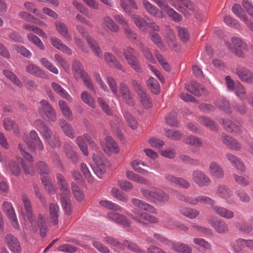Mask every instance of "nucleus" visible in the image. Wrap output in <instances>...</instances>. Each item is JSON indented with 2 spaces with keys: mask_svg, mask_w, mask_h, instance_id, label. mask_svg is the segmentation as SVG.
<instances>
[{
  "mask_svg": "<svg viewBox=\"0 0 253 253\" xmlns=\"http://www.w3.org/2000/svg\"><path fill=\"white\" fill-rule=\"evenodd\" d=\"M38 224L40 229L41 236H45L46 233V225L45 222V219L41 214H38Z\"/></svg>",
  "mask_w": 253,
  "mask_h": 253,
  "instance_id": "57",
  "label": "nucleus"
},
{
  "mask_svg": "<svg viewBox=\"0 0 253 253\" xmlns=\"http://www.w3.org/2000/svg\"><path fill=\"white\" fill-rule=\"evenodd\" d=\"M51 87L54 91L62 97L70 102L72 101L71 96L60 84L53 82L51 83Z\"/></svg>",
  "mask_w": 253,
  "mask_h": 253,
  "instance_id": "34",
  "label": "nucleus"
},
{
  "mask_svg": "<svg viewBox=\"0 0 253 253\" xmlns=\"http://www.w3.org/2000/svg\"><path fill=\"white\" fill-rule=\"evenodd\" d=\"M164 11L167 13L168 15L175 22H179L182 20V16L175 11L173 8L169 5L166 7Z\"/></svg>",
  "mask_w": 253,
  "mask_h": 253,
  "instance_id": "49",
  "label": "nucleus"
},
{
  "mask_svg": "<svg viewBox=\"0 0 253 253\" xmlns=\"http://www.w3.org/2000/svg\"><path fill=\"white\" fill-rule=\"evenodd\" d=\"M5 242L9 248L15 253H20L21 251L20 244L17 238L12 234H8L5 238Z\"/></svg>",
  "mask_w": 253,
  "mask_h": 253,
  "instance_id": "16",
  "label": "nucleus"
},
{
  "mask_svg": "<svg viewBox=\"0 0 253 253\" xmlns=\"http://www.w3.org/2000/svg\"><path fill=\"white\" fill-rule=\"evenodd\" d=\"M50 42L54 47L61 51L69 55L72 54V52L71 49L66 45L63 44L60 39L54 37H52L50 38Z\"/></svg>",
  "mask_w": 253,
  "mask_h": 253,
  "instance_id": "26",
  "label": "nucleus"
},
{
  "mask_svg": "<svg viewBox=\"0 0 253 253\" xmlns=\"http://www.w3.org/2000/svg\"><path fill=\"white\" fill-rule=\"evenodd\" d=\"M87 42L95 55L100 58H102L103 53L98 42L93 38H88Z\"/></svg>",
  "mask_w": 253,
  "mask_h": 253,
  "instance_id": "39",
  "label": "nucleus"
},
{
  "mask_svg": "<svg viewBox=\"0 0 253 253\" xmlns=\"http://www.w3.org/2000/svg\"><path fill=\"white\" fill-rule=\"evenodd\" d=\"M143 196L146 199L152 202H164L168 201V195L158 189H147L142 188L140 190Z\"/></svg>",
  "mask_w": 253,
  "mask_h": 253,
  "instance_id": "2",
  "label": "nucleus"
},
{
  "mask_svg": "<svg viewBox=\"0 0 253 253\" xmlns=\"http://www.w3.org/2000/svg\"><path fill=\"white\" fill-rule=\"evenodd\" d=\"M41 180L45 189L50 193H53L55 192V188L54 186L51 183L49 176L42 177Z\"/></svg>",
  "mask_w": 253,
  "mask_h": 253,
  "instance_id": "61",
  "label": "nucleus"
},
{
  "mask_svg": "<svg viewBox=\"0 0 253 253\" xmlns=\"http://www.w3.org/2000/svg\"><path fill=\"white\" fill-rule=\"evenodd\" d=\"M165 179L167 182L175 185H178L184 188L189 187V182L181 177H177L171 174H166Z\"/></svg>",
  "mask_w": 253,
  "mask_h": 253,
  "instance_id": "27",
  "label": "nucleus"
},
{
  "mask_svg": "<svg viewBox=\"0 0 253 253\" xmlns=\"http://www.w3.org/2000/svg\"><path fill=\"white\" fill-rule=\"evenodd\" d=\"M138 95L139 97V99L141 104L145 108L149 109L152 106L150 98L145 91L138 94Z\"/></svg>",
  "mask_w": 253,
  "mask_h": 253,
  "instance_id": "52",
  "label": "nucleus"
},
{
  "mask_svg": "<svg viewBox=\"0 0 253 253\" xmlns=\"http://www.w3.org/2000/svg\"><path fill=\"white\" fill-rule=\"evenodd\" d=\"M103 149L106 153L110 154L111 153H117L119 149L117 143L111 136H108L105 137V146Z\"/></svg>",
  "mask_w": 253,
  "mask_h": 253,
  "instance_id": "21",
  "label": "nucleus"
},
{
  "mask_svg": "<svg viewBox=\"0 0 253 253\" xmlns=\"http://www.w3.org/2000/svg\"><path fill=\"white\" fill-rule=\"evenodd\" d=\"M21 200L23 204V208L21 209L23 218L25 220H29L33 225V211L31 201L25 194H23L21 195Z\"/></svg>",
  "mask_w": 253,
  "mask_h": 253,
  "instance_id": "6",
  "label": "nucleus"
},
{
  "mask_svg": "<svg viewBox=\"0 0 253 253\" xmlns=\"http://www.w3.org/2000/svg\"><path fill=\"white\" fill-rule=\"evenodd\" d=\"M192 179L200 187L208 186L211 183L210 177L200 170H195L193 172Z\"/></svg>",
  "mask_w": 253,
  "mask_h": 253,
  "instance_id": "9",
  "label": "nucleus"
},
{
  "mask_svg": "<svg viewBox=\"0 0 253 253\" xmlns=\"http://www.w3.org/2000/svg\"><path fill=\"white\" fill-rule=\"evenodd\" d=\"M123 247L126 246L127 247V248L131 251L132 252H135L136 253H145V252L144 250H141L138 246L133 243H132L129 241L125 240L124 241L123 244Z\"/></svg>",
  "mask_w": 253,
  "mask_h": 253,
  "instance_id": "64",
  "label": "nucleus"
},
{
  "mask_svg": "<svg viewBox=\"0 0 253 253\" xmlns=\"http://www.w3.org/2000/svg\"><path fill=\"white\" fill-rule=\"evenodd\" d=\"M132 211L134 214V216L130 215L129 216L141 224L144 225L145 224L144 221H148L151 223H158L159 222V220L157 217L146 212L140 211L137 209L133 210Z\"/></svg>",
  "mask_w": 253,
  "mask_h": 253,
  "instance_id": "5",
  "label": "nucleus"
},
{
  "mask_svg": "<svg viewBox=\"0 0 253 253\" xmlns=\"http://www.w3.org/2000/svg\"><path fill=\"white\" fill-rule=\"evenodd\" d=\"M216 193L219 197L225 200L230 198L233 194L232 190L225 185H218Z\"/></svg>",
  "mask_w": 253,
  "mask_h": 253,
  "instance_id": "32",
  "label": "nucleus"
},
{
  "mask_svg": "<svg viewBox=\"0 0 253 253\" xmlns=\"http://www.w3.org/2000/svg\"><path fill=\"white\" fill-rule=\"evenodd\" d=\"M120 89L126 103L130 106L134 105V101L133 99V95L130 92L128 86L125 84L121 83L120 85Z\"/></svg>",
  "mask_w": 253,
  "mask_h": 253,
  "instance_id": "20",
  "label": "nucleus"
},
{
  "mask_svg": "<svg viewBox=\"0 0 253 253\" xmlns=\"http://www.w3.org/2000/svg\"><path fill=\"white\" fill-rule=\"evenodd\" d=\"M40 104L38 111L40 116L44 120L47 119L52 122H55L57 120L56 113L51 104L44 99L41 100Z\"/></svg>",
  "mask_w": 253,
  "mask_h": 253,
  "instance_id": "3",
  "label": "nucleus"
},
{
  "mask_svg": "<svg viewBox=\"0 0 253 253\" xmlns=\"http://www.w3.org/2000/svg\"><path fill=\"white\" fill-rule=\"evenodd\" d=\"M3 125L6 130H13L15 134L19 133V130L14 121L9 118H5L3 121Z\"/></svg>",
  "mask_w": 253,
  "mask_h": 253,
  "instance_id": "42",
  "label": "nucleus"
},
{
  "mask_svg": "<svg viewBox=\"0 0 253 253\" xmlns=\"http://www.w3.org/2000/svg\"><path fill=\"white\" fill-rule=\"evenodd\" d=\"M36 168L37 172L42 177L48 176L50 173V169L48 165L43 161H39L36 163Z\"/></svg>",
  "mask_w": 253,
  "mask_h": 253,
  "instance_id": "37",
  "label": "nucleus"
},
{
  "mask_svg": "<svg viewBox=\"0 0 253 253\" xmlns=\"http://www.w3.org/2000/svg\"><path fill=\"white\" fill-rule=\"evenodd\" d=\"M27 145L31 148H36L40 151L44 149V146L39 137L37 132L34 130H31L29 133V137L25 139Z\"/></svg>",
  "mask_w": 253,
  "mask_h": 253,
  "instance_id": "8",
  "label": "nucleus"
},
{
  "mask_svg": "<svg viewBox=\"0 0 253 253\" xmlns=\"http://www.w3.org/2000/svg\"><path fill=\"white\" fill-rule=\"evenodd\" d=\"M3 74L15 85L19 87L22 86V84L21 81L17 78L16 75L11 71L9 70H4L3 71Z\"/></svg>",
  "mask_w": 253,
  "mask_h": 253,
  "instance_id": "47",
  "label": "nucleus"
},
{
  "mask_svg": "<svg viewBox=\"0 0 253 253\" xmlns=\"http://www.w3.org/2000/svg\"><path fill=\"white\" fill-rule=\"evenodd\" d=\"M209 223L214 228L215 231L219 234L226 233L228 231L227 224L223 221L217 220L214 221L209 220Z\"/></svg>",
  "mask_w": 253,
  "mask_h": 253,
  "instance_id": "31",
  "label": "nucleus"
},
{
  "mask_svg": "<svg viewBox=\"0 0 253 253\" xmlns=\"http://www.w3.org/2000/svg\"><path fill=\"white\" fill-rule=\"evenodd\" d=\"M40 61L42 65L50 72L55 74H58L57 68L46 58H42L41 59Z\"/></svg>",
  "mask_w": 253,
  "mask_h": 253,
  "instance_id": "55",
  "label": "nucleus"
},
{
  "mask_svg": "<svg viewBox=\"0 0 253 253\" xmlns=\"http://www.w3.org/2000/svg\"><path fill=\"white\" fill-rule=\"evenodd\" d=\"M85 135H88L87 133L84 134L83 136H78L76 138V142L77 145H78L80 149L83 153V154L87 156L88 154L87 146L86 144V137L85 136Z\"/></svg>",
  "mask_w": 253,
  "mask_h": 253,
  "instance_id": "38",
  "label": "nucleus"
},
{
  "mask_svg": "<svg viewBox=\"0 0 253 253\" xmlns=\"http://www.w3.org/2000/svg\"><path fill=\"white\" fill-rule=\"evenodd\" d=\"M222 142L229 148L234 150H239L241 148V145L238 142L230 136L225 133L221 134Z\"/></svg>",
  "mask_w": 253,
  "mask_h": 253,
  "instance_id": "23",
  "label": "nucleus"
},
{
  "mask_svg": "<svg viewBox=\"0 0 253 253\" xmlns=\"http://www.w3.org/2000/svg\"><path fill=\"white\" fill-rule=\"evenodd\" d=\"M176 30L180 40L184 42H186L189 38L188 30L180 26L176 27Z\"/></svg>",
  "mask_w": 253,
  "mask_h": 253,
  "instance_id": "54",
  "label": "nucleus"
},
{
  "mask_svg": "<svg viewBox=\"0 0 253 253\" xmlns=\"http://www.w3.org/2000/svg\"><path fill=\"white\" fill-rule=\"evenodd\" d=\"M130 16L140 30L144 32L147 31L148 22L144 19L137 14H131Z\"/></svg>",
  "mask_w": 253,
  "mask_h": 253,
  "instance_id": "30",
  "label": "nucleus"
},
{
  "mask_svg": "<svg viewBox=\"0 0 253 253\" xmlns=\"http://www.w3.org/2000/svg\"><path fill=\"white\" fill-rule=\"evenodd\" d=\"M101 25L104 29L113 33H119L120 31L119 26L109 16L103 18Z\"/></svg>",
  "mask_w": 253,
  "mask_h": 253,
  "instance_id": "13",
  "label": "nucleus"
},
{
  "mask_svg": "<svg viewBox=\"0 0 253 253\" xmlns=\"http://www.w3.org/2000/svg\"><path fill=\"white\" fill-rule=\"evenodd\" d=\"M212 210L215 214L226 219H231L234 216V212L233 211L221 206H212Z\"/></svg>",
  "mask_w": 253,
  "mask_h": 253,
  "instance_id": "25",
  "label": "nucleus"
},
{
  "mask_svg": "<svg viewBox=\"0 0 253 253\" xmlns=\"http://www.w3.org/2000/svg\"><path fill=\"white\" fill-rule=\"evenodd\" d=\"M232 11L243 21H247V16L240 4H235L232 7Z\"/></svg>",
  "mask_w": 253,
  "mask_h": 253,
  "instance_id": "62",
  "label": "nucleus"
},
{
  "mask_svg": "<svg viewBox=\"0 0 253 253\" xmlns=\"http://www.w3.org/2000/svg\"><path fill=\"white\" fill-rule=\"evenodd\" d=\"M82 101L85 104L88 105L92 108H95V101L93 97L87 91H83L81 93Z\"/></svg>",
  "mask_w": 253,
  "mask_h": 253,
  "instance_id": "50",
  "label": "nucleus"
},
{
  "mask_svg": "<svg viewBox=\"0 0 253 253\" xmlns=\"http://www.w3.org/2000/svg\"><path fill=\"white\" fill-rule=\"evenodd\" d=\"M150 36L153 42L157 44L160 49L162 50L166 49V47L158 34L154 32H150Z\"/></svg>",
  "mask_w": 253,
  "mask_h": 253,
  "instance_id": "59",
  "label": "nucleus"
},
{
  "mask_svg": "<svg viewBox=\"0 0 253 253\" xmlns=\"http://www.w3.org/2000/svg\"><path fill=\"white\" fill-rule=\"evenodd\" d=\"M107 218L117 224H121L125 227H129L130 223L126 217L122 214L115 212H109L107 215Z\"/></svg>",
  "mask_w": 253,
  "mask_h": 253,
  "instance_id": "12",
  "label": "nucleus"
},
{
  "mask_svg": "<svg viewBox=\"0 0 253 253\" xmlns=\"http://www.w3.org/2000/svg\"><path fill=\"white\" fill-rule=\"evenodd\" d=\"M147 86L152 93L158 94L160 92V86L158 81L153 77H150L147 81Z\"/></svg>",
  "mask_w": 253,
  "mask_h": 253,
  "instance_id": "43",
  "label": "nucleus"
},
{
  "mask_svg": "<svg viewBox=\"0 0 253 253\" xmlns=\"http://www.w3.org/2000/svg\"><path fill=\"white\" fill-rule=\"evenodd\" d=\"M142 4L145 10L150 14L158 18L163 17V12L157 8L154 5L151 3L148 0H143Z\"/></svg>",
  "mask_w": 253,
  "mask_h": 253,
  "instance_id": "18",
  "label": "nucleus"
},
{
  "mask_svg": "<svg viewBox=\"0 0 253 253\" xmlns=\"http://www.w3.org/2000/svg\"><path fill=\"white\" fill-rule=\"evenodd\" d=\"M103 241L107 244L116 247L119 249L122 250H124L123 244L120 243L115 238L110 236H107L104 238Z\"/></svg>",
  "mask_w": 253,
  "mask_h": 253,
  "instance_id": "56",
  "label": "nucleus"
},
{
  "mask_svg": "<svg viewBox=\"0 0 253 253\" xmlns=\"http://www.w3.org/2000/svg\"><path fill=\"white\" fill-rule=\"evenodd\" d=\"M2 211L10 220L12 226L18 229L19 227L14 209L12 204L8 202H4L1 206Z\"/></svg>",
  "mask_w": 253,
  "mask_h": 253,
  "instance_id": "7",
  "label": "nucleus"
},
{
  "mask_svg": "<svg viewBox=\"0 0 253 253\" xmlns=\"http://www.w3.org/2000/svg\"><path fill=\"white\" fill-rule=\"evenodd\" d=\"M27 37L28 40L34 43L38 48L42 50L44 49L43 42L37 36L32 34H28Z\"/></svg>",
  "mask_w": 253,
  "mask_h": 253,
  "instance_id": "53",
  "label": "nucleus"
},
{
  "mask_svg": "<svg viewBox=\"0 0 253 253\" xmlns=\"http://www.w3.org/2000/svg\"><path fill=\"white\" fill-rule=\"evenodd\" d=\"M123 54L130 67L136 72L141 73L142 67L137 58V52L130 46H128L124 50Z\"/></svg>",
  "mask_w": 253,
  "mask_h": 253,
  "instance_id": "1",
  "label": "nucleus"
},
{
  "mask_svg": "<svg viewBox=\"0 0 253 253\" xmlns=\"http://www.w3.org/2000/svg\"><path fill=\"white\" fill-rule=\"evenodd\" d=\"M24 146V145L22 144L18 145V149L20 151L21 155L27 161V162H25L22 160L21 166L26 175L32 176L35 174V170L33 164L34 160L32 156L25 151Z\"/></svg>",
  "mask_w": 253,
  "mask_h": 253,
  "instance_id": "4",
  "label": "nucleus"
},
{
  "mask_svg": "<svg viewBox=\"0 0 253 253\" xmlns=\"http://www.w3.org/2000/svg\"><path fill=\"white\" fill-rule=\"evenodd\" d=\"M223 125L225 129L229 132L239 134L241 132L240 126L233 123L228 119L223 120Z\"/></svg>",
  "mask_w": 253,
  "mask_h": 253,
  "instance_id": "41",
  "label": "nucleus"
},
{
  "mask_svg": "<svg viewBox=\"0 0 253 253\" xmlns=\"http://www.w3.org/2000/svg\"><path fill=\"white\" fill-rule=\"evenodd\" d=\"M226 159L235 167L238 170L241 171H245L246 167L241 160L235 155L227 153L226 154Z\"/></svg>",
  "mask_w": 253,
  "mask_h": 253,
  "instance_id": "24",
  "label": "nucleus"
},
{
  "mask_svg": "<svg viewBox=\"0 0 253 253\" xmlns=\"http://www.w3.org/2000/svg\"><path fill=\"white\" fill-rule=\"evenodd\" d=\"M231 246L235 253H246L245 251H242L243 248L246 247V240L239 238L231 244Z\"/></svg>",
  "mask_w": 253,
  "mask_h": 253,
  "instance_id": "44",
  "label": "nucleus"
},
{
  "mask_svg": "<svg viewBox=\"0 0 253 253\" xmlns=\"http://www.w3.org/2000/svg\"><path fill=\"white\" fill-rule=\"evenodd\" d=\"M236 74L242 81L248 84L253 83V75L249 69L245 68H237Z\"/></svg>",
  "mask_w": 253,
  "mask_h": 253,
  "instance_id": "19",
  "label": "nucleus"
},
{
  "mask_svg": "<svg viewBox=\"0 0 253 253\" xmlns=\"http://www.w3.org/2000/svg\"><path fill=\"white\" fill-rule=\"evenodd\" d=\"M99 204L102 207L110 210L121 211L123 208L119 205L108 200H101Z\"/></svg>",
  "mask_w": 253,
  "mask_h": 253,
  "instance_id": "46",
  "label": "nucleus"
},
{
  "mask_svg": "<svg viewBox=\"0 0 253 253\" xmlns=\"http://www.w3.org/2000/svg\"><path fill=\"white\" fill-rule=\"evenodd\" d=\"M209 172L211 176L217 178H222L224 176L222 168L215 162H212L210 164Z\"/></svg>",
  "mask_w": 253,
  "mask_h": 253,
  "instance_id": "22",
  "label": "nucleus"
},
{
  "mask_svg": "<svg viewBox=\"0 0 253 253\" xmlns=\"http://www.w3.org/2000/svg\"><path fill=\"white\" fill-rule=\"evenodd\" d=\"M112 196L122 203H127L128 201L127 195L120 191L118 189L113 187L111 190Z\"/></svg>",
  "mask_w": 253,
  "mask_h": 253,
  "instance_id": "45",
  "label": "nucleus"
},
{
  "mask_svg": "<svg viewBox=\"0 0 253 253\" xmlns=\"http://www.w3.org/2000/svg\"><path fill=\"white\" fill-rule=\"evenodd\" d=\"M171 249L175 252L179 253H189L190 248L188 245L179 243L171 242L170 243Z\"/></svg>",
  "mask_w": 253,
  "mask_h": 253,
  "instance_id": "40",
  "label": "nucleus"
},
{
  "mask_svg": "<svg viewBox=\"0 0 253 253\" xmlns=\"http://www.w3.org/2000/svg\"><path fill=\"white\" fill-rule=\"evenodd\" d=\"M59 108L63 116L67 119L71 121L73 120V114L71 109L66 102L63 100L58 102Z\"/></svg>",
  "mask_w": 253,
  "mask_h": 253,
  "instance_id": "36",
  "label": "nucleus"
},
{
  "mask_svg": "<svg viewBox=\"0 0 253 253\" xmlns=\"http://www.w3.org/2000/svg\"><path fill=\"white\" fill-rule=\"evenodd\" d=\"M204 93L203 86L199 84L192 82L191 84V93H193L196 96H201Z\"/></svg>",
  "mask_w": 253,
  "mask_h": 253,
  "instance_id": "60",
  "label": "nucleus"
},
{
  "mask_svg": "<svg viewBox=\"0 0 253 253\" xmlns=\"http://www.w3.org/2000/svg\"><path fill=\"white\" fill-rule=\"evenodd\" d=\"M140 165L143 166H146L143 162L138 160H134L131 163V166L135 171L141 173L143 175H148L149 174V172L147 170L142 169L140 166Z\"/></svg>",
  "mask_w": 253,
  "mask_h": 253,
  "instance_id": "51",
  "label": "nucleus"
},
{
  "mask_svg": "<svg viewBox=\"0 0 253 253\" xmlns=\"http://www.w3.org/2000/svg\"><path fill=\"white\" fill-rule=\"evenodd\" d=\"M34 125L45 141L52 136V132L51 129L43 121L40 119L36 120L34 122Z\"/></svg>",
  "mask_w": 253,
  "mask_h": 253,
  "instance_id": "10",
  "label": "nucleus"
},
{
  "mask_svg": "<svg viewBox=\"0 0 253 253\" xmlns=\"http://www.w3.org/2000/svg\"><path fill=\"white\" fill-rule=\"evenodd\" d=\"M193 242L197 246L204 250H211V246L210 243L202 238H196L193 239Z\"/></svg>",
  "mask_w": 253,
  "mask_h": 253,
  "instance_id": "63",
  "label": "nucleus"
},
{
  "mask_svg": "<svg viewBox=\"0 0 253 253\" xmlns=\"http://www.w3.org/2000/svg\"><path fill=\"white\" fill-rule=\"evenodd\" d=\"M64 149L66 156L74 163L78 162V156L72 148V143L66 142L64 144Z\"/></svg>",
  "mask_w": 253,
  "mask_h": 253,
  "instance_id": "28",
  "label": "nucleus"
},
{
  "mask_svg": "<svg viewBox=\"0 0 253 253\" xmlns=\"http://www.w3.org/2000/svg\"><path fill=\"white\" fill-rule=\"evenodd\" d=\"M25 70L27 73L35 77L42 79L48 78V76L46 73L39 66L33 63L28 64L26 66Z\"/></svg>",
  "mask_w": 253,
  "mask_h": 253,
  "instance_id": "11",
  "label": "nucleus"
},
{
  "mask_svg": "<svg viewBox=\"0 0 253 253\" xmlns=\"http://www.w3.org/2000/svg\"><path fill=\"white\" fill-rule=\"evenodd\" d=\"M131 202L135 207L140 210L153 214L157 213V210L153 206L144 201L136 198H133L131 200Z\"/></svg>",
  "mask_w": 253,
  "mask_h": 253,
  "instance_id": "17",
  "label": "nucleus"
},
{
  "mask_svg": "<svg viewBox=\"0 0 253 253\" xmlns=\"http://www.w3.org/2000/svg\"><path fill=\"white\" fill-rule=\"evenodd\" d=\"M58 187L61 191V198L64 197H70V191L68 183L64 177L60 173L56 175Z\"/></svg>",
  "mask_w": 253,
  "mask_h": 253,
  "instance_id": "15",
  "label": "nucleus"
},
{
  "mask_svg": "<svg viewBox=\"0 0 253 253\" xmlns=\"http://www.w3.org/2000/svg\"><path fill=\"white\" fill-rule=\"evenodd\" d=\"M72 70L74 73V76L79 74L81 77L83 73H86L84 70V68L82 65L81 63L77 60H75L73 62Z\"/></svg>",
  "mask_w": 253,
  "mask_h": 253,
  "instance_id": "58",
  "label": "nucleus"
},
{
  "mask_svg": "<svg viewBox=\"0 0 253 253\" xmlns=\"http://www.w3.org/2000/svg\"><path fill=\"white\" fill-rule=\"evenodd\" d=\"M56 30L69 41H71L72 38L68 33V30L66 25L61 21H56L55 23Z\"/></svg>",
  "mask_w": 253,
  "mask_h": 253,
  "instance_id": "35",
  "label": "nucleus"
},
{
  "mask_svg": "<svg viewBox=\"0 0 253 253\" xmlns=\"http://www.w3.org/2000/svg\"><path fill=\"white\" fill-rule=\"evenodd\" d=\"M60 126L63 131L69 137L73 138L75 137L74 131L73 127L65 121L60 122Z\"/></svg>",
  "mask_w": 253,
  "mask_h": 253,
  "instance_id": "48",
  "label": "nucleus"
},
{
  "mask_svg": "<svg viewBox=\"0 0 253 253\" xmlns=\"http://www.w3.org/2000/svg\"><path fill=\"white\" fill-rule=\"evenodd\" d=\"M104 58L106 63L109 66L120 70L123 72H125L126 70L124 67L112 53L105 52Z\"/></svg>",
  "mask_w": 253,
  "mask_h": 253,
  "instance_id": "14",
  "label": "nucleus"
},
{
  "mask_svg": "<svg viewBox=\"0 0 253 253\" xmlns=\"http://www.w3.org/2000/svg\"><path fill=\"white\" fill-rule=\"evenodd\" d=\"M126 177L133 181L136 182L139 184H143L146 185H149V181L143 177L138 175L133 171L127 170L126 173Z\"/></svg>",
  "mask_w": 253,
  "mask_h": 253,
  "instance_id": "33",
  "label": "nucleus"
},
{
  "mask_svg": "<svg viewBox=\"0 0 253 253\" xmlns=\"http://www.w3.org/2000/svg\"><path fill=\"white\" fill-rule=\"evenodd\" d=\"M49 215L52 223L54 225L58 224V213L59 208L56 203H50L49 206Z\"/></svg>",
  "mask_w": 253,
  "mask_h": 253,
  "instance_id": "29",
  "label": "nucleus"
}]
</instances>
